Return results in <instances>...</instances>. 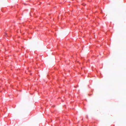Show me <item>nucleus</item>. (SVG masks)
<instances>
[{"mask_svg":"<svg viewBox=\"0 0 126 126\" xmlns=\"http://www.w3.org/2000/svg\"><path fill=\"white\" fill-rule=\"evenodd\" d=\"M5 34L6 35H7V33H5Z\"/></svg>","mask_w":126,"mask_h":126,"instance_id":"1","label":"nucleus"}]
</instances>
